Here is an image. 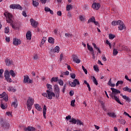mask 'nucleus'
Wrapping results in <instances>:
<instances>
[{"label":"nucleus","instance_id":"1","mask_svg":"<svg viewBox=\"0 0 131 131\" xmlns=\"http://www.w3.org/2000/svg\"><path fill=\"white\" fill-rule=\"evenodd\" d=\"M47 89H49V90L46 91V93L42 94V96L46 97V98L49 100H52V99H53V97H55V93L53 92L52 85L47 84Z\"/></svg>","mask_w":131,"mask_h":131},{"label":"nucleus","instance_id":"2","mask_svg":"<svg viewBox=\"0 0 131 131\" xmlns=\"http://www.w3.org/2000/svg\"><path fill=\"white\" fill-rule=\"evenodd\" d=\"M4 16L6 17V21L7 23H9L13 29H17L15 23L13 20V15L10 13L9 12H5L4 14Z\"/></svg>","mask_w":131,"mask_h":131},{"label":"nucleus","instance_id":"3","mask_svg":"<svg viewBox=\"0 0 131 131\" xmlns=\"http://www.w3.org/2000/svg\"><path fill=\"white\" fill-rule=\"evenodd\" d=\"M34 104V99H32L31 97H29V99L27 100V106L29 111L31 110L32 108V105Z\"/></svg>","mask_w":131,"mask_h":131},{"label":"nucleus","instance_id":"4","mask_svg":"<svg viewBox=\"0 0 131 131\" xmlns=\"http://www.w3.org/2000/svg\"><path fill=\"white\" fill-rule=\"evenodd\" d=\"M111 90L112 92V93L110 94V96L112 99H114L113 97H114V96H116L117 94H120V91L119 90L114 88H111Z\"/></svg>","mask_w":131,"mask_h":131},{"label":"nucleus","instance_id":"5","mask_svg":"<svg viewBox=\"0 0 131 131\" xmlns=\"http://www.w3.org/2000/svg\"><path fill=\"white\" fill-rule=\"evenodd\" d=\"M24 77V79L23 80V82L24 83H32V80L29 78V76H28V75H25Z\"/></svg>","mask_w":131,"mask_h":131},{"label":"nucleus","instance_id":"6","mask_svg":"<svg viewBox=\"0 0 131 131\" xmlns=\"http://www.w3.org/2000/svg\"><path fill=\"white\" fill-rule=\"evenodd\" d=\"M30 23L32 27H34V28H36L37 27V25H38V23L37 21L34 20V19L31 18Z\"/></svg>","mask_w":131,"mask_h":131},{"label":"nucleus","instance_id":"7","mask_svg":"<svg viewBox=\"0 0 131 131\" xmlns=\"http://www.w3.org/2000/svg\"><path fill=\"white\" fill-rule=\"evenodd\" d=\"M13 43L14 45V46H19V45H21V40L17 38H15L14 39H13Z\"/></svg>","mask_w":131,"mask_h":131},{"label":"nucleus","instance_id":"8","mask_svg":"<svg viewBox=\"0 0 131 131\" xmlns=\"http://www.w3.org/2000/svg\"><path fill=\"white\" fill-rule=\"evenodd\" d=\"M73 61L75 62V63H77V64H79V63H80V59H78V57L76 55H73Z\"/></svg>","mask_w":131,"mask_h":131},{"label":"nucleus","instance_id":"9","mask_svg":"<svg viewBox=\"0 0 131 131\" xmlns=\"http://www.w3.org/2000/svg\"><path fill=\"white\" fill-rule=\"evenodd\" d=\"M118 25L119 30H123V29H125V26L124 25V24H123V22H122L121 20H120V22L119 23Z\"/></svg>","mask_w":131,"mask_h":131},{"label":"nucleus","instance_id":"10","mask_svg":"<svg viewBox=\"0 0 131 131\" xmlns=\"http://www.w3.org/2000/svg\"><path fill=\"white\" fill-rule=\"evenodd\" d=\"M100 7H101V5L99 3H93L92 5V8L94 10H99V9H100Z\"/></svg>","mask_w":131,"mask_h":131},{"label":"nucleus","instance_id":"11","mask_svg":"<svg viewBox=\"0 0 131 131\" xmlns=\"http://www.w3.org/2000/svg\"><path fill=\"white\" fill-rule=\"evenodd\" d=\"M5 62H6V65L7 66H11V65H12V64H13V60L10 59H8L7 58L5 60Z\"/></svg>","mask_w":131,"mask_h":131},{"label":"nucleus","instance_id":"12","mask_svg":"<svg viewBox=\"0 0 131 131\" xmlns=\"http://www.w3.org/2000/svg\"><path fill=\"white\" fill-rule=\"evenodd\" d=\"M2 126L4 128H9L10 127V124L7 122H5L2 124Z\"/></svg>","mask_w":131,"mask_h":131},{"label":"nucleus","instance_id":"13","mask_svg":"<svg viewBox=\"0 0 131 131\" xmlns=\"http://www.w3.org/2000/svg\"><path fill=\"white\" fill-rule=\"evenodd\" d=\"M114 98H112L113 100L116 101V102H117V103H118V104H120V105H123V103H121V102H120V100H119V98L117 97V96H113Z\"/></svg>","mask_w":131,"mask_h":131},{"label":"nucleus","instance_id":"14","mask_svg":"<svg viewBox=\"0 0 131 131\" xmlns=\"http://www.w3.org/2000/svg\"><path fill=\"white\" fill-rule=\"evenodd\" d=\"M27 39H29L30 40L31 39V32L30 31H28L26 34Z\"/></svg>","mask_w":131,"mask_h":131},{"label":"nucleus","instance_id":"15","mask_svg":"<svg viewBox=\"0 0 131 131\" xmlns=\"http://www.w3.org/2000/svg\"><path fill=\"white\" fill-rule=\"evenodd\" d=\"M25 131H32L35 130V128L31 126H28L27 127L25 128Z\"/></svg>","mask_w":131,"mask_h":131},{"label":"nucleus","instance_id":"16","mask_svg":"<svg viewBox=\"0 0 131 131\" xmlns=\"http://www.w3.org/2000/svg\"><path fill=\"white\" fill-rule=\"evenodd\" d=\"M120 96H121V97H122L123 99H124V100H126V101H127V102H130L131 100L129 99V98H128V97L126 96V95H122V94H120Z\"/></svg>","mask_w":131,"mask_h":131},{"label":"nucleus","instance_id":"17","mask_svg":"<svg viewBox=\"0 0 131 131\" xmlns=\"http://www.w3.org/2000/svg\"><path fill=\"white\" fill-rule=\"evenodd\" d=\"M46 114H47V106L44 105L43 108V116L44 118H47V117L46 116Z\"/></svg>","mask_w":131,"mask_h":131},{"label":"nucleus","instance_id":"18","mask_svg":"<svg viewBox=\"0 0 131 131\" xmlns=\"http://www.w3.org/2000/svg\"><path fill=\"white\" fill-rule=\"evenodd\" d=\"M87 47H88V49L89 51H90V52H91V53H92V55H94V49H93V47H91V46H90V45H89V43L87 44Z\"/></svg>","mask_w":131,"mask_h":131},{"label":"nucleus","instance_id":"19","mask_svg":"<svg viewBox=\"0 0 131 131\" xmlns=\"http://www.w3.org/2000/svg\"><path fill=\"white\" fill-rule=\"evenodd\" d=\"M47 40V37H43L41 40L40 47V48L42 47V45L45 44V42H46V41Z\"/></svg>","mask_w":131,"mask_h":131},{"label":"nucleus","instance_id":"20","mask_svg":"<svg viewBox=\"0 0 131 131\" xmlns=\"http://www.w3.org/2000/svg\"><path fill=\"white\" fill-rule=\"evenodd\" d=\"M54 92H60V88H59V86L58 85H54Z\"/></svg>","mask_w":131,"mask_h":131},{"label":"nucleus","instance_id":"21","mask_svg":"<svg viewBox=\"0 0 131 131\" xmlns=\"http://www.w3.org/2000/svg\"><path fill=\"white\" fill-rule=\"evenodd\" d=\"M59 80V78L58 77H52L51 79V82H57Z\"/></svg>","mask_w":131,"mask_h":131},{"label":"nucleus","instance_id":"22","mask_svg":"<svg viewBox=\"0 0 131 131\" xmlns=\"http://www.w3.org/2000/svg\"><path fill=\"white\" fill-rule=\"evenodd\" d=\"M107 115L110 116V117H112L113 118H115L116 117V115L114 113H108Z\"/></svg>","mask_w":131,"mask_h":131},{"label":"nucleus","instance_id":"23","mask_svg":"<svg viewBox=\"0 0 131 131\" xmlns=\"http://www.w3.org/2000/svg\"><path fill=\"white\" fill-rule=\"evenodd\" d=\"M54 94H55V98L59 99V97H60V91H54Z\"/></svg>","mask_w":131,"mask_h":131},{"label":"nucleus","instance_id":"24","mask_svg":"<svg viewBox=\"0 0 131 131\" xmlns=\"http://www.w3.org/2000/svg\"><path fill=\"white\" fill-rule=\"evenodd\" d=\"M120 22V20H114L112 22V25L114 26H116V25H118L119 24V23Z\"/></svg>","mask_w":131,"mask_h":131},{"label":"nucleus","instance_id":"25","mask_svg":"<svg viewBox=\"0 0 131 131\" xmlns=\"http://www.w3.org/2000/svg\"><path fill=\"white\" fill-rule=\"evenodd\" d=\"M92 45H93L94 49H95V50H97V52H98V53H99V54H101V51L100 50V48L97 47V45H96V43H93Z\"/></svg>","mask_w":131,"mask_h":131},{"label":"nucleus","instance_id":"26","mask_svg":"<svg viewBox=\"0 0 131 131\" xmlns=\"http://www.w3.org/2000/svg\"><path fill=\"white\" fill-rule=\"evenodd\" d=\"M35 108L38 110V111H41V106H39V104H35Z\"/></svg>","mask_w":131,"mask_h":131},{"label":"nucleus","instance_id":"27","mask_svg":"<svg viewBox=\"0 0 131 131\" xmlns=\"http://www.w3.org/2000/svg\"><path fill=\"white\" fill-rule=\"evenodd\" d=\"M53 53H59L60 52V47L58 46H56L54 50H53Z\"/></svg>","mask_w":131,"mask_h":131},{"label":"nucleus","instance_id":"28","mask_svg":"<svg viewBox=\"0 0 131 131\" xmlns=\"http://www.w3.org/2000/svg\"><path fill=\"white\" fill-rule=\"evenodd\" d=\"M124 92H128V93H131V89L127 86H126L123 89Z\"/></svg>","mask_w":131,"mask_h":131},{"label":"nucleus","instance_id":"29","mask_svg":"<svg viewBox=\"0 0 131 131\" xmlns=\"http://www.w3.org/2000/svg\"><path fill=\"white\" fill-rule=\"evenodd\" d=\"M11 106H13L14 108H17L18 107V103L17 102V100L12 102Z\"/></svg>","mask_w":131,"mask_h":131},{"label":"nucleus","instance_id":"30","mask_svg":"<svg viewBox=\"0 0 131 131\" xmlns=\"http://www.w3.org/2000/svg\"><path fill=\"white\" fill-rule=\"evenodd\" d=\"M118 122H119V123H121V124H124L125 123V120H124V119H119L118 120Z\"/></svg>","mask_w":131,"mask_h":131},{"label":"nucleus","instance_id":"31","mask_svg":"<svg viewBox=\"0 0 131 131\" xmlns=\"http://www.w3.org/2000/svg\"><path fill=\"white\" fill-rule=\"evenodd\" d=\"M69 121H70V122H72V123H73L74 124H76V123L77 122V120L73 118Z\"/></svg>","mask_w":131,"mask_h":131},{"label":"nucleus","instance_id":"32","mask_svg":"<svg viewBox=\"0 0 131 131\" xmlns=\"http://www.w3.org/2000/svg\"><path fill=\"white\" fill-rule=\"evenodd\" d=\"M39 5V3L37 2V1H35L34 0H33V5L35 7H38V5Z\"/></svg>","mask_w":131,"mask_h":131},{"label":"nucleus","instance_id":"33","mask_svg":"<svg viewBox=\"0 0 131 131\" xmlns=\"http://www.w3.org/2000/svg\"><path fill=\"white\" fill-rule=\"evenodd\" d=\"M48 41L50 42V43H52V45H54L55 39L53 38V37H50L48 39Z\"/></svg>","mask_w":131,"mask_h":131},{"label":"nucleus","instance_id":"34","mask_svg":"<svg viewBox=\"0 0 131 131\" xmlns=\"http://www.w3.org/2000/svg\"><path fill=\"white\" fill-rule=\"evenodd\" d=\"M73 82L75 83V84H76V85H79L80 84L79 81H78L77 79H75L73 80Z\"/></svg>","mask_w":131,"mask_h":131},{"label":"nucleus","instance_id":"35","mask_svg":"<svg viewBox=\"0 0 131 131\" xmlns=\"http://www.w3.org/2000/svg\"><path fill=\"white\" fill-rule=\"evenodd\" d=\"M5 79H6L7 82H12V78L10 77V76L8 77H5Z\"/></svg>","mask_w":131,"mask_h":131},{"label":"nucleus","instance_id":"36","mask_svg":"<svg viewBox=\"0 0 131 131\" xmlns=\"http://www.w3.org/2000/svg\"><path fill=\"white\" fill-rule=\"evenodd\" d=\"M4 76L5 77H7L8 76H10V72H9V71L8 70L5 71L4 73Z\"/></svg>","mask_w":131,"mask_h":131},{"label":"nucleus","instance_id":"37","mask_svg":"<svg viewBox=\"0 0 131 131\" xmlns=\"http://www.w3.org/2000/svg\"><path fill=\"white\" fill-rule=\"evenodd\" d=\"M96 20L95 19V17L92 16L90 19L88 20V23H91V22L94 23V21Z\"/></svg>","mask_w":131,"mask_h":131},{"label":"nucleus","instance_id":"38","mask_svg":"<svg viewBox=\"0 0 131 131\" xmlns=\"http://www.w3.org/2000/svg\"><path fill=\"white\" fill-rule=\"evenodd\" d=\"M79 18L80 21H83L85 20V17L83 15H79Z\"/></svg>","mask_w":131,"mask_h":131},{"label":"nucleus","instance_id":"39","mask_svg":"<svg viewBox=\"0 0 131 131\" xmlns=\"http://www.w3.org/2000/svg\"><path fill=\"white\" fill-rule=\"evenodd\" d=\"M76 124H77L78 125H83V122H82L81 121L77 119Z\"/></svg>","mask_w":131,"mask_h":131},{"label":"nucleus","instance_id":"40","mask_svg":"<svg viewBox=\"0 0 131 131\" xmlns=\"http://www.w3.org/2000/svg\"><path fill=\"white\" fill-rule=\"evenodd\" d=\"M9 74H10V75H11V76H12V77H15V73L14 72V71H13L12 70L9 71Z\"/></svg>","mask_w":131,"mask_h":131},{"label":"nucleus","instance_id":"41","mask_svg":"<svg viewBox=\"0 0 131 131\" xmlns=\"http://www.w3.org/2000/svg\"><path fill=\"white\" fill-rule=\"evenodd\" d=\"M93 81L94 83L96 84V85H98V81L97 80V79L95 77H93Z\"/></svg>","mask_w":131,"mask_h":131},{"label":"nucleus","instance_id":"42","mask_svg":"<svg viewBox=\"0 0 131 131\" xmlns=\"http://www.w3.org/2000/svg\"><path fill=\"white\" fill-rule=\"evenodd\" d=\"M117 54H118V51H117V49L114 48L113 55L114 56H116Z\"/></svg>","mask_w":131,"mask_h":131},{"label":"nucleus","instance_id":"43","mask_svg":"<svg viewBox=\"0 0 131 131\" xmlns=\"http://www.w3.org/2000/svg\"><path fill=\"white\" fill-rule=\"evenodd\" d=\"M71 106H72V107H75V99L71 101Z\"/></svg>","mask_w":131,"mask_h":131},{"label":"nucleus","instance_id":"44","mask_svg":"<svg viewBox=\"0 0 131 131\" xmlns=\"http://www.w3.org/2000/svg\"><path fill=\"white\" fill-rule=\"evenodd\" d=\"M71 9H72V5H69L67 6V11H70Z\"/></svg>","mask_w":131,"mask_h":131},{"label":"nucleus","instance_id":"45","mask_svg":"<svg viewBox=\"0 0 131 131\" xmlns=\"http://www.w3.org/2000/svg\"><path fill=\"white\" fill-rule=\"evenodd\" d=\"M108 84L110 86H112L113 88L115 86V84H112V82H111V78L110 79V80L108 81Z\"/></svg>","mask_w":131,"mask_h":131},{"label":"nucleus","instance_id":"46","mask_svg":"<svg viewBox=\"0 0 131 131\" xmlns=\"http://www.w3.org/2000/svg\"><path fill=\"white\" fill-rule=\"evenodd\" d=\"M108 37L110 39H113L114 38H115V35L112 34H109Z\"/></svg>","mask_w":131,"mask_h":131},{"label":"nucleus","instance_id":"47","mask_svg":"<svg viewBox=\"0 0 131 131\" xmlns=\"http://www.w3.org/2000/svg\"><path fill=\"white\" fill-rule=\"evenodd\" d=\"M65 36L68 38V37H72V36H73V35H72V34H71V33H66Z\"/></svg>","mask_w":131,"mask_h":131},{"label":"nucleus","instance_id":"48","mask_svg":"<svg viewBox=\"0 0 131 131\" xmlns=\"http://www.w3.org/2000/svg\"><path fill=\"white\" fill-rule=\"evenodd\" d=\"M10 31V28L9 27H6L5 28V33H9Z\"/></svg>","mask_w":131,"mask_h":131},{"label":"nucleus","instance_id":"49","mask_svg":"<svg viewBox=\"0 0 131 131\" xmlns=\"http://www.w3.org/2000/svg\"><path fill=\"white\" fill-rule=\"evenodd\" d=\"M93 68H94V70L95 71H96V72H99V67H98V66H97V65L94 66Z\"/></svg>","mask_w":131,"mask_h":131},{"label":"nucleus","instance_id":"50","mask_svg":"<svg viewBox=\"0 0 131 131\" xmlns=\"http://www.w3.org/2000/svg\"><path fill=\"white\" fill-rule=\"evenodd\" d=\"M15 9H17L18 10H22V7L20 6V5H16L15 4Z\"/></svg>","mask_w":131,"mask_h":131},{"label":"nucleus","instance_id":"51","mask_svg":"<svg viewBox=\"0 0 131 131\" xmlns=\"http://www.w3.org/2000/svg\"><path fill=\"white\" fill-rule=\"evenodd\" d=\"M122 83H123V81H118L116 83V86H118V85H119V84H122Z\"/></svg>","mask_w":131,"mask_h":131},{"label":"nucleus","instance_id":"52","mask_svg":"<svg viewBox=\"0 0 131 131\" xmlns=\"http://www.w3.org/2000/svg\"><path fill=\"white\" fill-rule=\"evenodd\" d=\"M58 82L60 85H63V84H64V82H63V80H62L61 79L58 80Z\"/></svg>","mask_w":131,"mask_h":131},{"label":"nucleus","instance_id":"53","mask_svg":"<svg viewBox=\"0 0 131 131\" xmlns=\"http://www.w3.org/2000/svg\"><path fill=\"white\" fill-rule=\"evenodd\" d=\"M69 83L70 85L73 88L76 86V84L74 83V82H70Z\"/></svg>","mask_w":131,"mask_h":131},{"label":"nucleus","instance_id":"54","mask_svg":"<svg viewBox=\"0 0 131 131\" xmlns=\"http://www.w3.org/2000/svg\"><path fill=\"white\" fill-rule=\"evenodd\" d=\"M10 9H16V4H12L10 6Z\"/></svg>","mask_w":131,"mask_h":131},{"label":"nucleus","instance_id":"55","mask_svg":"<svg viewBox=\"0 0 131 131\" xmlns=\"http://www.w3.org/2000/svg\"><path fill=\"white\" fill-rule=\"evenodd\" d=\"M106 44L108 45L110 49H111L112 48V46H111V43H110V42H109V41L108 40H106Z\"/></svg>","mask_w":131,"mask_h":131},{"label":"nucleus","instance_id":"56","mask_svg":"<svg viewBox=\"0 0 131 131\" xmlns=\"http://www.w3.org/2000/svg\"><path fill=\"white\" fill-rule=\"evenodd\" d=\"M6 96V92H3L2 94H0V99L4 98Z\"/></svg>","mask_w":131,"mask_h":131},{"label":"nucleus","instance_id":"57","mask_svg":"<svg viewBox=\"0 0 131 131\" xmlns=\"http://www.w3.org/2000/svg\"><path fill=\"white\" fill-rule=\"evenodd\" d=\"M122 49L123 51H127V46H122Z\"/></svg>","mask_w":131,"mask_h":131},{"label":"nucleus","instance_id":"58","mask_svg":"<svg viewBox=\"0 0 131 131\" xmlns=\"http://www.w3.org/2000/svg\"><path fill=\"white\" fill-rule=\"evenodd\" d=\"M102 58L103 61H104V62H105V61H107V58H106V56H105V55H103L102 56Z\"/></svg>","mask_w":131,"mask_h":131},{"label":"nucleus","instance_id":"59","mask_svg":"<svg viewBox=\"0 0 131 131\" xmlns=\"http://www.w3.org/2000/svg\"><path fill=\"white\" fill-rule=\"evenodd\" d=\"M66 119H67V120H71V119H72V118H71V116L70 115L67 116L66 117Z\"/></svg>","mask_w":131,"mask_h":131},{"label":"nucleus","instance_id":"60","mask_svg":"<svg viewBox=\"0 0 131 131\" xmlns=\"http://www.w3.org/2000/svg\"><path fill=\"white\" fill-rule=\"evenodd\" d=\"M38 59V56L37 54H35L33 57V60H37Z\"/></svg>","mask_w":131,"mask_h":131},{"label":"nucleus","instance_id":"61","mask_svg":"<svg viewBox=\"0 0 131 131\" xmlns=\"http://www.w3.org/2000/svg\"><path fill=\"white\" fill-rule=\"evenodd\" d=\"M76 76V75H75V74H71V77L73 79H74V78H75Z\"/></svg>","mask_w":131,"mask_h":131},{"label":"nucleus","instance_id":"62","mask_svg":"<svg viewBox=\"0 0 131 131\" xmlns=\"http://www.w3.org/2000/svg\"><path fill=\"white\" fill-rule=\"evenodd\" d=\"M1 107L2 109H6V106H5V105H4V104H3V102H2L1 104Z\"/></svg>","mask_w":131,"mask_h":131},{"label":"nucleus","instance_id":"63","mask_svg":"<svg viewBox=\"0 0 131 131\" xmlns=\"http://www.w3.org/2000/svg\"><path fill=\"white\" fill-rule=\"evenodd\" d=\"M51 9H50L49 7H45V12H50Z\"/></svg>","mask_w":131,"mask_h":131},{"label":"nucleus","instance_id":"64","mask_svg":"<svg viewBox=\"0 0 131 131\" xmlns=\"http://www.w3.org/2000/svg\"><path fill=\"white\" fill-rule=\"evenodd\" d=\"M5 102H8V96H4V98H3Z\"/></svg>","mask_w":131,"mask_h":131}]
</instances>
